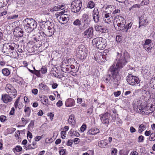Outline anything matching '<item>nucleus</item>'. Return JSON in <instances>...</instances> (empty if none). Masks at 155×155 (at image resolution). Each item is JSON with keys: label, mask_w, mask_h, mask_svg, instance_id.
<instances>
[{"label": "nucleus", "mask_w": 155, "mask_h": 155, "mask_svg": "<svg viewBox=\"0 0 155 155\" xmlns=\"http://www.w3.org/2000/svg\"><path fill=\"white\" fill-rule=\"evenodd\" d=\"M117 62L114 63L109 68L107 72V75L105 78L107 83L111 79V82H117L120 79L119 72L120 69L123 68L127 63L130 58L129 54L127 52L122 54L119 52L117 53Z\"/></svg>", "instance_id": "f257e3e1"}, {"label": "nucleus", "mask_w": 155, "mask_h": 155, "mask_svg": "<svg viewBox=\"0 0 155 155\" xmlns=\"http://www.w3.org/2000/svg\"><path fill=\"white\" fill-rule=\"evenodd\" d=\"M25 29L27 32L32 31L36 28L37 23L35 20L33 18H27L23 21Z\"/></svg>", "instance_id": "f03ea898"}, {"label": "nucleus", "mask_w": 155, "mask_h": 155, "mask_svg": "<svg viewBox=\"0 0 155 155\" xmlns=\"http://www.w3.org/2000/svg\"><path fill=\"white\" fill-rule=\"evenodd\" d=\"M125 20L124 18L118 16L114 18L113 24L115 28L118 30H124L125 28Z\"/></svg>", "instance_id": "7ed1b4c3"}, {"label": "nucleus", "mask_w": 155, "mask_h": 155, "mask_svg": "<svg viewBox=\"0 0 155 155\" xmlns=\"http://www.w3.org/2000/svg\"><path fill=\"white\" fill-rule=\"evenodd\" d=\"M55 30L53 26L51 25V26H49L47 30L45 32H41L37 34L34 39H38L39 38L43 39L45 36L50 37L55 32Z\"/></svg>", "instance_id": "20e7f679"}, {"label": "nucleus", "mask_w": 155, "mask_h": 155, "mask_svg": "<svg viewBox=\"0 0 155 155\" xmlns=\"http://www.w3.org/2000/svg\"><path fill=\"white\" fill-rule=\"evenodd\" d=\"M77 57L81 60L86 59L87 54L86 49L84 45H80L76 50Z\"/></svg>", "instance_id": "39448f33"}, {"label": "nucleus", "mask_w": 155, "mask_h": 155, "mask_svg": "<svg viewBox=\"0 0 155 155\" xmlns=\"http://www.w3.org/2000/svg\"><path fill=\"white\" fill-rule=\"evenodd\" d=\"M137 110L139 113L142 115H148L153 112L152 106L150 107L147 106L143 107L140 105L137 106Z\"/></svg>", "instance_id": "423d86ee"}, {"label": "nucleus", "mask_w": 155, "mask_h": 155, "mask_svg": "<svg viewBox=\"0 0 155 155\" xmlns=\"http://www.w3.org/2000/svg\"><path fill=\"white\" fill-rule=\"evenodd\" d=\"M71 11L74 13L78 12L82 6V2L81 0H74L71 4Z\"/></svg>", "instance_id": "0eeeda50"}, {"label": "nucleus", "mask_w": 155, "mask_h": 155, "mask_svg": "<svg viewBox=\"0 0 155 155\" xmlns=\"http://www.w3.org/2000/svg\"><path fill=\"white\" fill-rule=\"evenodd\" d=\"M120 11L119 9H116L115 6L110 5L106 7L105 12L108 13L109 14L115 15L117 13H119Z\"/></svg>", "instance_id": "6e6552de"}, {"label": "nucleus", "mask_w": 155, "mask_h": 155, "mask_svg": "<svg viewBox=\"0 0 155 155\" xmlns=\"http://www.w3.org/2000/svg\"><path fill=\"white\" fill-rule=\"evenodd\" d=\"M126 80L128 83L132 85L137 84L139 79L136 76L131 74H129L126 78Z\"/></svg>", "instance_id": "1a4fd4ad"}, {"label": "nucleus", "mask_w": 155, "mask_h": 155, "mask_svg": "<svg viewBox=\"0 0 155 155\" xmlns=\"http://www.w3.org/2000/svg\"><path fill=\"white\" fill-rule=\"evenodd\" d=\"M100 119L102 123L107 125L109 122L110 115L107 112L100 115Z\"/></svg>", "instance_id": "9d476101"}, {"label": "nucleus", "mask_w": 155, "mask_h": 155, "mask_svg": "<svg viewBox=\"0 0 155 155\" xmlns=\"http://www.w3.org/2000/svg\"><path fill=\"white\" fill-rule=\"evenodd\" d=\"M84 24L81 25L79 28L80 29L84 30L89 26L90 24V21L89 20V17L88 15L85 14L84 15Z\"/></svg>", "instance_id": "9b49d317"}, {"label": "nucleus", "mask_w": 155, "mask_h": 155, "mask_svg": "<svg viewBox=\"0 0 155 155\" xmlns=\"http://www.w3.org/2000/svg\"><path fill=\"white\" fill-rule=\"evenodd\" d=\"M114 17L110 15L108 13H106V12H105L103 20L105 23L109 24L114 22Z\"/></svg>", "instance_id": "f8f14e48"}, {"label": "nucleus", "mask_w": 155, "mask_h": 155, "mask_svg": "<svg viewBox=\"0 0 155 155\" xmlns=\"http://www.w3.org/2000/svg\"><path fill=\"white\" fill-rule=\"evenodd\" d=\"M93 19L96 23H97L99 21L100 15L98 9L97 8H94L93 12Z\"/></svg>", "instance_id": "ddd939ff"}, {"label": "nucleus", "mask_w": 155, "mask_h": 155, "mask_svg": "<svg viewBox=\"0 0 155 155\" xmlns=\"http://www.w3.org/2000/svg\"><path fill=\"white\" fill-rule=\"evenodd\" d=\"M5 89L6 91L8 93H9L10 92L12 93V91L14 94H12L13 95L14 97H15L16 96V90L14 89L13 87L11 84H7L6 86Z\"/></svg>", "instance_id": "4468645a"}, {"label": "nucleus", "mask_w": 155, "mask_h": 155, "mask_svg": "<svg viewBox=\"0 0 155 155\" xmlns=\"http://www.w3.org/2000/svg\"><path fill=\"white\" fill-rule=\"evenodd\" d=\"M8 47H6L7 49L8 48V50L5 51L4 52H6L8 54H11V53H12L14 52L15 47V44L14 43H8Z\"/></svg>", "instance_id": "2eb2a0df"}, {"label": "nucleus", "mask_w": 155, "mask_h": 155, "mask_svg": "<svg viewBox=\"0 0 155 155\" xmlns=\"http://www.w3.org/2000/svg\"><path fill=\"white\" fill-rule=\"evenodd\" d=\"M93 33V29L92 28H90L84 32V37L85 38L91 39L92 38Z\"/></svg>", "instance_id": "dca6fc26"}, {"label": "nucleus", "mask_w": 155, "mask_h": 155, "mask_svg": "<svg viewBox=\"0 0 155 155\" xmlns=\"http://www.w3.org/2000/svg\"><path fill=\"white\" fill-rule=\"evenodd\" d=\"M10 95L11 96L7 94L2 95V99L4 103H7L12 101V97H14V96L12 94H11Z\"/></svg>", "instance_id": "f3484780"}, {"label": "nucleus", "mask_w": 155, "mask_h": 155, "mask_svg": "<svg viewBox=\"0 0 155 155\" xmlns=\"http://www.w3.org/2000/svg\"><path fill=\"white\" fill-rule=\"evenodd\" d=\"M21 30V29L19 28H15L13 32V34L14 36L16 38H21L23 36V32Z\"/></svg>", "instance_id": "a211bd4d"}, {"label": "nucleus", "mask_w": 155, "mask_h": 155, "mask_svg": "<svg viewBox=\"0 0 155 155\" xmlns=\"http://www.w3.org/2000/svg\"><path fill=\"white\" fill-rule=\"evenodd\" d=\"M58 18L59 21L63 24L67 23L69 19L68 16L67 14L61 15Z\"/></svg>", "instance_id": "6ab92c4d"}, {"label": "nucleus", "mask_w": 155, "mask_h": 155, "mask_svg": "<svg viewBox=\"0 0 155 155\" xmlns=\"http://www.w3.org/2000/svg\"><path fill=\"white\" fill-rule=\"evenodd\" d=\"M151 43V41L150 39H146L145 41L143 47L146 50H148V51H149V50H150Z\"/></svg>", "instance_id": "aec40b11"}, {"label": "nucleus", "mask_w": 155, "mask_h": 155, "mask_svg": "<svg viewBox=\"0 0 155 155\" xmlns=\"http://www.w3.org/2000/svg\"><path fill=\"white\" fill-rule=\"evenodd\" d=\"M74 101L72 98H68L65 101V104L66 107H69L73 106L75 105Z\"/></svg>", "instance_id": "412c9836"}, {"label": "nucleus", "mask_w": 155, "mask_h": 155, "mask_svg": "<svg viewBox=\"0 0 155 155\" xmlns=\"http://www.w3.org/2000/svg\"><path fill=\"white\" fill-rule=\"evenodd\" d=\"M61 70L64 72L66 73H69L71 72V68H70V65H62L61 67Z\"/></svg>", "instance_id": "4be33fe9"}, {"label": "nucleus", "mask_w": 155, "mask_h": 155, "mask_svg": "<svg viewBox=\"0 0 155 155\" xmlns=\"http://www.w3.org/2000/svg\"><path fill=\"white\" fill-rule=\"evenodd\" d=\"M108 144L106 140H100L99 141L98 143V146L102 148H104L108 147Z\"/></svg>", "instance_id": "5701e85b"}, {"label": "nucleus", "mask_w": 155, "mask_h": 155, "mask_svg": "<svg viewBox=\"0 0 155 155\" xmlns=\"http://www.w3.org/2000/svg\"><path fill=\"white\" fill-rule=\"evenodd\" d=\"M100 132L99 130L96 128H93L89 130L87 134H91L94 135L99 133Z\"/></svg>", "instance_id": "b1692460"}, {"label": "nucleus", "mask_w": 155, "mask_h": 155, "mask_svg": "<svg viewBox=\"0 0 155 155\" xmlns=\"http://www.w3.org/2000/svg\"><path fill=\"white\" fill-rule=\"evenodd\" d=\"M19 97H18L15 101L14 105L16 108H17V107L19 109H21L23 107V105L21 103H19Z\"/></svg>", "instance_id": "393cba45"}, {"label": "nucleus", "mask_w": 155, "mask_h": 155, "mask_svg": "<svg viewBox=\"0 0 155 155\" xmlns=\"http://www.w3.org/2000/svg\"><path fill=\"white\" fill-rule=\"evenodd\" d=\"M75 118L73 114L71 115L69 118L68 121L69 124L71 125H74L75 123Z\"/></svg>", "instance_id": "a878e982"}, {"label": "nucleus", "mask_w": 155, "mask_h": 155, "mask_svg": "<svg viewBox=\"0 0 155 155\" xmlns=\"http://www.w3.org/2000/svg\"><path fill=\"white\" fill-rule=\"evenodd\" d=\"M146 128L147 126L143 124L139 125L138 130V132L140 133H142L143 131L145 130L146 129Z\"/></svg>", "instance_id": "bb28decb"}, {"label": "nucleus", "mask_w": 155, "mask_h": 155, "mask_svg": "<svg viewBox=\"0 0 155 155\" xmlns=\"http://www.w3.org/2000/svg\"><path fill=\"white\" fill-rule=\"evenodd\" d=\"M100 40V39H93L92 42L93 45H95L97 47L102 41V39H101V40Z\"/></svg>", "instance_id": "cd10ccee"}, {"label": "nucleus", "mask_w": 155, "mask_h": 155, "mask_svg": "<svg viewBox=\"0 0 155 155\" xmlns=\"http://www.w3.org/2000/svg\"><path fill=\"white\" fill-rule=\"evenodd\" d=\"M103 41V42L102 41L100 45H99V46H98L97 47L100 50L104 49L105 48L107 45L106 42L104 43V41Z\"/></svg>", "instance_id": "c85d7f7f"}, {"label": "nucleus", "mask_w": 155, "mask_h": 155, "mask_svg": "<svg viewBox=\"0 0 155 155\" xmlns=\"http://www.w3.org/2000/svg\"><path fill=\"white\" fill-rule=\"evenodd\" d=\"M41 99V101L44 104H46L48 103V100L46 96L42 97Z\"/></svg>", "instance_id": "c756f323"}, {"label": "nucleus", "mask_w": 155, "mask_h": 155, "mask_svg": "<svg viewBox=\"0 0 155 155\" xmlns=\"http://www.w3.org/2000/svg\"><path fill=\"white\" fill-rule=\"evenodd\" d=\"M140 7V5L138 4H136L133 5L130 8H129V11H133L135 10V8H139Z\"/></svg>", "instance_id": "7c9ffc66"}, {"label": "nucleus", "mask_w": 155, "mask_h": 155, "mask_svg": "<svg viewBox=\"0 0 155 155\" xmlns=\"http://www.w3.org/2000/svg\"><path fill=\"white\" fill-rule=\"evenodd\" d=\"M24 112L26 113V115L28 117H29L31 113V110L29 107H25L24 109Z\"/></svg>", "instance_id": "2f4dec72"}, {"label": "nucleus", "mask_w": 155, "mask_h": 155, "mask_svg": "<svg viewBox=\"0 0 155 155\" xmlns=\"http://www.w3.org/2000/svg\"><path fill=\"white\" fill-rule=\"evenodd\" d=\"M2 74L8 76L10 74V72L9 70L7 68H5L3 69L2 71Z\"/></svg>", "instance_id": "473e14b6"}, {"label": "nucleus", "mask_w": 155, "mask_h": 155, "mask_svg": "<svg viewBox=\"0 0 155 155\" xmlns=\"http://www.w3.org/2000/svg\"><path fill=\"white\" fill-rule=\"evenodd\" d=\"M95 4L94 2L92 1L89 2L87 5V8H92L95 6Z\"/></svg>", "instance_id": "72a5a7b5"}, {"label": "nucleus", "mask_w": 155, "mask_h": 155, "mask_svg": "<svg viewBox=\"0 0 155 155\" xmlns=\"http://www.w3.org/2000/svg\"><path fill=\"white\" fill-rule=\"evenodd\" d=\"M128 151L127 150H122L120 151V155H128Z\"/></svg>", "instance_id": "f704fd0d"}, {"label": "nucleus", "mask_w": 155, "mask_h": 155, "mask_svg": "<svg viewBox=\"0 0 155 155\" xmlns=\"http://www.w3.org/2000/svg\"><path fill=\"white\" fill-rule=\"evenodd\" d=\"M149 2V0H143L140 5L141 6L148 4Z\"/></svg>", "instance_id": "c9c22d12"}, {"label": "nucleus", "mask_w": 155, "mask_h": 155, "mask_svg": "<svg viewBox=\"0 0 155 155\" xmlns=\"http://www.w3.org/2000/svg\"><path fill=\"white\" fill-rule=\"evenodd\" d=\"M73 24L76 26H80L81 24V21L78 19H76L73 22Z\"/></svg>", "instance_id": "e433bc0d"}, {"label": "nucleus", "mask_w": 155, "mask_h": 155, "mask_svg": "<svg viewBox=\"0 0 155 155\" xmlns=\"http://www.w3.org/2000/svg\"><path fill=\"white\" fill-rule=\"evenodd\" d=\"M132 23L131 22L128 24L127 25L125 26V28L124 30H126V32H127V31L128 30L130 29L132 26Z\"/></svg>", "instance_id": "4c0bfd02"}, {"label": "nucleus", "mask_w": 155, "mask_h": 155, "mask_svg": "<svg viewBox=\"0 0 155 155\" xmlns=\"http://www.w3.org/2000/svg\"><path fill=\"white\" fill-rule=\"evenodd\" d=\"M22 80L21 78L20 77L17 78L15 79V82L19 84H22Z\"/></svg>", "instance_id": "58836bf2"}, {"label": "nucleus", "mask_w": 155, "mask_h": 155, "mask_svg": "<svg viewBox=\"0 0 155 155\" xmlns=\"http://www.w3.org/2000/svg\"><path fill=\"white\" fill-rule=\"evenodd\" d=\"M46 86L45 84L41 83L38 86L39 88L41 90L45 89V87Z\"/></svg>", "instance_id": "ea45409f"}, {"label": "nucleus", "mask_w": 155, "mask_h": 155, "mask_svg": "<svg viewBox=\"0 0 155 155\" xmlns=\"http://www.w3.org/2000/svg\"><path fill=\"white\" fill-rule=\"evenodd\" d=\"M102 26L97 25L95 26V29L97 31L101 32V31L102 30Z\"/></svg>", "instance_id": "a19ab883"}, {"label": "nucleus", "mask_w": 155, "mask_h": 155, "mask_svg": "<svg viewBox=\"0 0 155 155\" xmlns=\"http://www.w3.org/2000/svg\"><path fill=\"white\" fill-rule=\"evenodd\" d=\"M150 138H151L150 140H155V133H153L151 134L150 135Z\"/></svg>", "instance_id": "79ce46f5"}, {"label": "nucleus", "mask_w": 155, "mask_h": 155, "mask_svg": "<svg viewBox=\"0 0 155 155\" xmlns=\"http://www.w3.org/2000/svg\"><path fill=\"white\" fill-rule=\"evenodd\" d=\"M61 137L62 139H64L66 137V133L65 131H63L61 132Z\"/></svg>", "instance_id": "37998d69"}, {"label": "nucleus", "mask_w": 155, "mask_h": 155, "mask_svg": "<svg viewBox=\"0 0 155 155\" xmlns=\"http://www.w3.org/2000/svg\"><path fill=\"white\" fill-rule=\"evenodd\" d=\"M6 119V117L5 116L2 115L0 117V120L2 122L5 121Z\"/></svg>", "instance_id": "c03bdc74"}, {"label": "nucleus", "mask_w": 155, "mask_h": 155, "mask_svg": "<svg viewBox=\"0 0 155 155\" xmlns=\"http://www.w3.org/2000/svg\"><path fill=\"white\" fill-rule=\"evenodd\" d=\"M144 139V137L143 136H140L138 137V142H142L143 141Z\"/></svg>", "instance_id": "a18cd8bd"}, {"label": "nucleus", "mask_w": 155, "mask_h": 155, "mask_svg": "<svg viewBox=\"0 0 155 155\" xmlns=\"http://www.w3.org/2000/svg\"><path fill=\"white\" fill-rule=\"evenodd\" d=\"M121 94L120 91H117V92H114V94L116 97H117L119 96Z\"/></svg>", "instance_id": "49530a36"}, {"label": "nucleus", "mask_w": 155, "mask_h": 155, "mask_svg": "<svg viewBox=\"0 0 155 155\" xmlns=\"http://www.w3.org/2000/svg\"><path fill=\"white\" fill-rule=\"evenodd\" d=\"M15 149L16 151L20 152L22 150V148L21 146H17L15 147Z\"/></svg>", "instance_id": "de8ad7c7"}, {"label": "nucleus", "mask_w": 155, "mask_h": 155, "mask_svg": "<svg viewBox=\"0 0 155 155\" xmlns=\"http://www.w3.org/2000/svg\"><path fill=\"white\" fill-rule=\"evenodd\" d=\"M86 128V125L85 124H83L81 127V132H83Z\"/></svg>", "instance_id": "09e8293b"}, {"label": "nucleus", "mask_w": 155, "mask_h": 155, "mask_svg": "<svg viewBox=\"0 0 155 155\" xmlns=\"http://www.w3.org/2000/svg\"><path fill=\"white\" fill-rule=\"evenodd\" d=\"M92 107V106L91 107L89 108L87 110V113L89 115H91L92 112L93 108Z\"/></svg>", "instance_id": "8fccbe9b"}, {"label": "nucleus", "mask_w": 155, "mask_h": 155, "mask_svg": "<svg viewBox=\"0 0 155 155\" xmlns=\"http://www.w3.org/2000/svg\"><path fill=\"white\" fill-rule=\"evenodd\" d=\"M65 12V10L62 11L60 12L58 14L56 13V15H58V16H57V18H58L59 17L61 16V15L66 14H64Z\"/></svg>", "instance_id": "3c124183"}, {"label": "nucleus", "mask_w": 155, "mask_h": 155, "mask_svg": "<svg viewBox=\"0 0 155 155\" xmlns=\"http://www.w3.org/2000/svg\"><path fill=\"white\" fill-rule=\"evenodd\" d=\"M117 153V150L116 149L114 148L111 152L112 155H116Z\"/></svg>", "instance_id": "603ef678"}, {"label": "nucleus", "mask_w": 155, "mask_h": 155, "mask_svg": "<svg viewBox=\"0 0 155 155\" xmlns=\"http://www.w3.org/2000/svg\"><path fill=\"white\" fill-rule=\"evenodd\" d=\"M42 74H44L47 72V69L46 68H42L41 70L40 71Z\"/></svg>", "instance_id": "864d4df0"}, {"label": "nucleus", "mask_w": 155, "mask_h": 155, "mask_svg": "<svg viewBox=\"0 0 155 155\" xmlns=\"http://www.w3.org/2000/svg\"><path fill=\"white\" fill-rule=\"evenodd\" d=\"M40 71H38L37 70H35V71H34V73L33 74H35L38 77H39L40 75Z\"/></svg>", "instance_id": "5fc2aeb1"}, {"label": "nucleus", "mask_w": 155, "mask_h": 155, "mask_svg": "<svg viewBox=\"0 0 155 155\" xmlns=\"http://www.w3.org/2000/svg\"><path fill=\"white\" fill-rule=\"evenodd\" d=\"M63 103L61 101H58L57 103V106L58 107H60L62 105Z\"/></svg>", "instance_id": "6e6d98bb"}, {"label": "nucleus", "mask_w": 155, "mask_h": 155, "mask_svg": "<svg viewBox=\"0 0 155 155\" xmlns=\"http://www.w3.org/2000/svg\"><path fill=\"white\" fill-rule=\"evenodd\" d=\"M143 22V24H144L146 23H147L148 22V21L147 20V19H141L140 20V23L142 22Z\"/></svg>", "instance_id": "4d7b16f0"}, {"label": "nucleus", "mask_w": 155, "mask_h": 155, "mask_svg": "<svg viewBox=\"0 0 155 155\" xmlns=\"http://www.w3.org/2000/svg\"><path fill=\"white\" fill-rule=\"evenodd\" d=\"M130 131L131 133H133L135 132L136 130L132 126H131L130 127Z\"/></svg>", "instance_id": "13d9d810"}, {"label": "nucleus", "mask_w": 155, "mask_h": 155, "mask_svg": "<svg viewBox=\"0 0 155 155\" xmlns=\"http://www.w3.org/2000/svg\"><path fill=\"white\" fill-rule=\"evenodd\" d=\"M73 143L72 140H68L67 143V145L68 146H71Z\"/></svg>", "instance_id": "bf43d9fd"}, {"label": "nucleus", "mask_w": 155, "mask_h": 155, "mask_svg": "<svg viewBox=\"0 0 155 155\" xmlns=\"http://www.w3.org/2000/svg\"><path fill=\"white\" fill-rule=\"evenodd\" d=\"M59 10L63 9L64 8V5H61L58 6Z\"/></svg>", "instance_id": "052dcab7"}, {"label": "nucleus", "mask_w": 155, "mask_h": 155, "mask_svg": "<svg viewBox=\"0 0 155 155\" xmlns=\"http://www.w3.org/2000/svg\"><path fill=\"white\" fill-rule=\"evenodd\" d=\"M15 109L14 107L12 108L9 114L11 115H13L14 114Z\"/></svg>", "instance_id": "680f3d73"}, {"label": "nucleus", "mask_w": 155, "mask_h": 155, "mask_svg": "<svg viewBox=\"0 0 155 155\" xmlns=\"http://www.w3.org/2000/svg\"><path fill=\"white\" fill-rule=\"evenodd\" d=\"M32 92L34 94L36 95L38 93V90L36 89H33L32 90Z\"/></svg>", "instance_id": "e2e57ef3"}, {"label": "nucleus", "mask_w": 155, "mask_h": 155, "mask_svg": "<svg viewBox=\"0 0 155 155\" xmlns=\"http://www.w3.org/2000/svg\"><path fill=\"white\" fill-rule=\"evenodd\" d=\"M27 137L28 138L29 137L30 139H31L32 137V135L31 133L29 131H28L27 134Z\"/></svg>", "instance_id": "0e129e2a"}, {"label": "nucleus", "mask_w": 155, "mask_h": 155, "mask_svg": "<svg viewBox=\"0 0 155 155\" xmlns=\"http://www.w3.org/2000/svg\"><path fill=\"white\" fill-rule=\"evenodd\" d=\"M144 134L146 136H147L150 135L151 134V131L150 130H147L145 132Z\"/></svg>", "instance_id": "69168bd1"}, {"label": "nucleus", "mask_w": 155, "mask_h": 155, "mask_svg": "<svg viewBox=\"0 0 155 155\" xmlns=\"http://www.w3.org/2000/svg\"><path fill=\"white\" fill-rule=\"evenodd\" d=\"M41 136H37L35 138V140L36 141H38L41 139Z\"/></svg>", "instance_id": "338daca9"}, {"label": "nucleus", "mask_w": 155, "mask_h": 155, "mask_svg": "<svg viewBox=\"0 0 155 155\" xmlns=\"http://www.w3.org/2000/svg\"><path fill=\"white\" fill-rule=\"evenodd\" d=\"M59 153L60 155H65V151L64 150H61Z\"/></svg>", "instance_id": "774afa93"}]
</instances>
